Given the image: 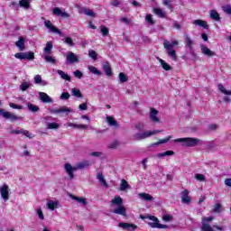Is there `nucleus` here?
Here are the masks:
<instances>
[{
    "label": "nucleus",
    "instance_id": "obj_1",
    "mask_svg": "<svg viewBox=\"0 0 231 231\" xmlns=\"http://www.w3.org/2000/svg\"><path fill=\"white\" fill-rule=\"evenodd\" d=\"M89 165H91L89 161L79 162L76 163L75 167L71 166L70 163L67 162L64 164V169H65L69 180H73V178H75V174H73V172H75V171H82V169H86V168L89 167Z\"/></svg>",
    "mask_w": 231,
    "mask_h": 231
},
{
    "label": "nucleus",
    "instance_id": "obj_2",
    "mask_svg": "<svg viewBox=\"0 0 231 231\" xmlns=\"http://www.w3.org/2000/svg\"><path fill=\"white\" fill-rule=\"evenodd\" d=\"M51 50H53V43L51 42H48L43 49V54L42 55V59H44L45 62L56 64L57 60L50 55L51 53Z\"/></svg>",
    "mask_w": 231,
    "mask_h": 231
},
{
    "label": "nucleus",
    "instance_id": "obj_3",
    "mask_svg": "<svg viewBox=\"0 0 231 231\" xmlns=\"http://www.w3.org/2000/svg\"><path fill=\"white\" fill-rule=\"evenodd\" d=\"M174 142L183 143L182 145L184 147H196L197 145H199L201 143L199 139L192 137L178 138L175 139Z\"/></svg>",
    "mask_w": 231,
    "mask_h": 231
},
{
    "label": "nucleus",
    "instance_id": "obj_4",
    "mask_svg": "<svg viewBox=\"0 0 231 231\" xmlns=\"http://www.w3.org/2000/svg\"><path fill=\"white\" fill-rule=\"evenodd\" d=\"M158 133H162V130H153V131L136 133L134 134V140H135L136 142H140L142 140H145V138L154 136V134H158Z\"/></svg>",
    "mask_w": 231,
    "mask_h": 231
},
{
    "label": "nucleus",
    "instance_id": "obj_5",
    "mask_svg": "<svg viewBox=\"0 0 231 231\" xmlns=\"http://www.w3.org/2000/svg\"><path fill=\"white\" fill-rule=\"evenodd\" d=\"M15 59H19L20 60H33L35 59V53L33 51H27V52H17L14 54Z\"/></svg>",
    "mask_w": 231,
    "mask_h": 231
},
{
    "label": "nucleus",
    "instance_id": "obj_6",
    "mask_svg": "<svg viewBox=\"0 0 231 231\" xmlns=\"http://www.w3.org/2000/svg\"><path fill=\"white\" fill-rule=\"evenodd\" d=\"M149 217V221H154V223L149 224V226H151V228H164V229L169 228V226L160 224V220H158V217Z\"/></svg>",
    "mask_w": 231,
    "mask_h": 231
},
{
    "label": "nucleus",
    "instance_id": "obj_7",
    "mask_svg": "<svg viewBox=\"0 0 231 231\" xmlns=\"http://www.w3.org/2000/svg\"><path fill=\"white\" fill-rule=\"evenodd\" d=\"M0 196L4 199V201H8L10 199V188L8 185L4 184L0 188Z\"/></svg>",
    "mask_w": 231,
    "mask_h": 231
},
{
    "label": "nucleus",
    "instance_id": "obj_8",
    "mask_svg": "<svg viewBox=\"0 0 231 231\" xmlns=\"http://www.w3.org/2000/svg\"><path fill=\"white\" fill-rule=\"evenodd\" d=\"M0 115L6 120H11L12 122H15V120L23 119V117L17 116L10 112H5V110H3V109H0Z\"/></svg>",
    "mask_w": 231,
    "mask_h": 231
},
{
    "label": "nucleus",
    "instance_id": "obj_9",
    "mask_svg": "<svg viewBox=\"0 0 231 231\" xmlns=\"http://www.w3.org/2000/svg\"><path fill=\"white\" fill-rule=\"evenodd\" d=\"M118 227L122 228V230L134 231L138 228V226L127 222H120Z\"/></svg>",
    "mask_w": 231,
    "mask_h": 231
},
{
    "label": "nucleus",
    "instance_id": "obj_10",
    "mask_svg": "<svg viewBox=\"0 0 231 231\" xmlns=\"http://www.w3.org/2000/svg\"><path fill=\"white\" fill-rule=\"evenodd\" d=\"M67 64H75L79 62V57L72 51H69L66 56Z\"/></svg>",
    "mask_w": 231,
    "mask_h": 231
},
{
    "label": "nucleus",
    "instance_id": "obj_11",
    "mask_svg": "<svg viewBox=\"0 0 231 231\" xmlns=\"http://www.w3.org/2000/svg\"><path fill=\"white\" fill-rule=\"evenodd\" d=\"M180 201H181V203H184L185 205H190L192 199L190 198V196H189L188 189H184L183 191H181Z\"/></svg>",
    "mask_w": 231,
    "mask_h": 231
},
{
    "label": "nucleus",
    "instance_id": "obj_12",
    "mask_svg": "<svg viewBox=\"0 0 231 231\" xmlns=\"http://www.w3.org/2000/svg\"><path fill=\"white\" fill-rule=\"evenodd\" d=\"M44 25L46 28H48L51 32L53 33H58L59 35H62V32H60L57 27L53 26V23L50 20H46L44 22Z\"/></svg>",
    "mask_w": 231,
    "mask_h": 231
},
{
    "label": "nucleus",
    "instance_id": "obj_13",
    "mask_svg": "<svg viewBox=\"0 0 231 231\" xmlns=\"http://www.w3.org/2000/svg\"><path fill=\"white\" fill-rule=\"evenodd\" d=\"M50 113H52L53 115H60V113H71V108L61 106L60 108L51 109Z\"/></svg>",
    "mask_w": 231,
    "mask_h": 231
},
{
    "label": "nucleus",
    "instance_id": "obj_14",
    "mask_svg": "<svg viewBox=\"0 0 231 231\" xmlns=\"http://www.w3.org/2000/svg\"><path fill=\"white\" fill-rule=\"evenodd\" d=\"M52 14L54 15H58L60 17H62L63 19H69V14H68L66 12H62V10H60V8H59V7H55L52 10Z\"/></svg>",
    "mask_w": 231,
    "mask_h": 231
},
{
    "label": "nucleus",
    "instance_id": "obj_15",
    "mask_svg": "<svg viewBox=\"0 0 231 231\" xmlns=\"http://www.w3.org/2000/svg\"><path fill=\"white\" fill-rule=\"evenodd\" d=\"M25 43H26V40L24 39V37L21 36L19 37L18 41L15 42V46H17L20 51H24V50H26Z\"/></svg>",
    "mask_w": 231,
    "mask_h": 231
},
{
    "label": "nucleus",
    "instance_id": "obj_16",
    "mask_svg": "<svg viewBox=\"0 0 231 231\" xmlns=\"http://www.w3.org/2000/svg\"><path fill=\"white\" fill-rule=\"evenodd\" d=\"M106 122L110 125V127H115L116 129H118L120 125H118V122L115 120V117L113 116H107L106 117Z\"/></svg>",
    "mask_w": 231,
    "mask_h": 231
},
{
    "label": "nucleus",
    "instance_id": "obj_17",
    "mask_svg": "<svg viewBox=\"0 0 231 231\" xmlns=\"http://www.w3.org/2000/svg\"><path fill=\"white\" fill-rule=\"evenodd\" d=\"M200 50L203 55H206V57H214V55H216V52L208 49V47L204 44L200 45Z\"/></svg>",
    "mask_w": 231,
    "mask_h": 231
},
{
    "label": "nucleus",
    "instance_id": "obj_18",
    "mask_svg": "<svg viewBox=\"0 0 231 231\" xmlns=\"http://www.w3.org/2000/svg\"><path fill=\"white\" fill-rule=\"evenodd\" d=\"M113 214H118L119 216H127V210L124 205L117 206L115 209L112 210Z\"/></svg>",
    "mask_w": 231,
    "mask_h": 231
},
{
    "label": "nucleus",
    "instance_id": "obj_19",
    "mask_svg": "<svg viewBox=\"0 0 231 231\" xmlns=\"http://www.w3.org/2000/svg\"><path fill=\"white\" fill-rule=\"evenodd\" d=\"M39 97L40 100H42L43 104H51V102H53V99H51V97H50L49 95L44 92H39Z\"/></svg>",
    "mask_w": 231,
    "mask_h": 231
},
{
    "label": "nucleus",
    "instance_id": "obj_20",
    "mask_svg": "<svg viewBox=\"0 0 231 231\" xmlns=\"http://www.w3.org/2000/svg\"><path fill=\"white\" fill-rule=\"evenodd\" d=\"M110 204L113 207H121L122 205H124V199H122V197L116 195L115 196V198L110 201Z\"/></svg>",
    "mask_w": 231,
    "mask_h": 231
},
{
    "label": "nucleus",
    "instance_id": "obj_21",
    "mask_svg": "<svg viewBox=\"0 0 231 231\" xmlns=\"http://www.w3.org/2000/svg\"><path fill=\"white\" fill-rule=\"evenodd\" d=\"M178 44H179L178 41H173L171 42L167 40H164L163 42V46L167 51L172 50V48H174V46H178Z\"/></svg>",
    "mask_w": 231,
    "mask_h": 231
},
{
    "label": "nucleus",
    "instance_id": "obj_22",
    "mask_svg": "<svg viewBox=\"0 0 231 231\" xmlns=\"http://www.w3.org/2000/svg\"><path fill=\"white\" fill-rule=\"evenodd\" d=\"M103 69H104L105 75H106V77H113V70L111 69V65L109 64V62H106L103 65Z\"/></svg>",
    "mask_w": 231,
    "mask_h": 231
},
{
    "label": "nucleus",
    "instance_id": "obj_23",
    "mask_svg": "<svg viewBox=\"0 0 231 231\" xmlns=\"http://www.w3.org/2000/svg\"><path fill=\"white\" fill-rule=\"evenodd\" d=\"M47 208H49V210H55V208H59V200H49L47 202Z\"/></svg>",
    "mask_w": 231,
    "mask_h": 231
},
{
    "label": "nucleus",
    "instance_id": "obj_24",
    "mask_svg": "<svg viewBox=\"0 0 231 231\" xmlns=\"http://www.w3.org/2000/svg\"><path fill=\"white\" fill-rule=\"evenodd\" d=\"M157 115H158V110L154 108H151L150 118L152 122H155L156 124L160 122V118H158Z\"/></svg>",
    "mask_w": 231,
    "mask_h": 231
},
{
    "label": "nucleus",
    "instance_id": "obj_25",
    "mask_svg": "<svg viewBox=\"0 0 231 231\" xmlns=\"http://www.w3.org/2000/svg\"><path fill=\"white\" fill-rule=\"evenodd\" d=\"M185 48H188L189 51H192V46L194 45V41L189 37V35H185Z\"/></svg>",
    "mask_w": 231,
    "mask_h": 231
},
{
    "label": "nucleus",
    "instance_id": "obj_26",
    "mask_svg": "<svg viewBox=\"0 0 231 231\" xmlns=\"http://www.w3.org/2000/svg\"><path fill=\"white\" fill-rule=\"evenodd\" d=\"M193 24L196 26H200V28H205V30H208V24H207V22L203 20L197 19L193 21Z\"/></svg>",
    "mask_w": 231,
    "mask_h": 231
},
{
    "label": "nucleus",
    "instance_id": "obj_27",
    "mask_svg": "<svg viewBox=\"0 0 231 231\" xmlns=\"http://www.w3.org/2000/svg\"><path fill=\"white\" fill-rule=\"evenodd\" d=\"M56 73H58V75H60V79H62V80H67V82L71 81V77H69V75L64 73L63 70L58 69V70H56Z\"/></svg>",
    "mask_w": 231,
    "mask_h": 231
},
{
    "label": "nucleus",
    "instance_id": "obj_28",
    "mask_svg": "<svg viewBox=\"0 0 231 231\" xmlns=\"http://www.w3.org/2000/svg\"><path fill=\"white\" fill-rule=\"evenodd\" d=\"M138 197L143 199V201H152L154 199V197L151 196L149 193H139Z\"/></svg>",
    "mask_w": 231,
    "mask_h": 231
},
{
    "label": "nucleus",
    "instance_id": "obj_29",
    "mask_svg": "<svg viewBox=\"0 0 231 231\" xmlns=\"http://www.w3.org/2000/svg\"><path fill=\"white\" fill-rule=\"evenodd\" d=\"M27 109L28 111H31V113H37L41 111V108L38 106L32 103H27Z\"/></svg>",
    "mask_w": 231,
    "mask_h": 231
},
{
    "label": "nucleus",
    "instance_id": "obj_30",
    "mask_svg": "<svg viewBox=\"0 0 231 231\" xmlns=\"http://www.w3.org/2000/svg\"><path fill=\"white\" fill-rule=\"evenodd\" d=\"M70 198H71V199L78 201V203H80L81 205H84L85 207L88 205V202L86 201L85 198L77 197L75 195H70Z\"/></svg>",
    "mask_w": 231,
    "mask_h": 231
},
{
    "label": "nucleus",
    "instance_id": "obj_31",
    "mask_svg": "<svg viewBox=\"0 0 231 231\" xmlns=\"http://www.w3.org/2000/svg\"><path fill=\"white\" fill-rule=\"evenodd\" d=\"M81 12H83V14H85V15H88V17H97V14H95V12H93V10L91 9L82 7Z\"/></svg>",
    "mask_w": 231,
    "mask_h": 231
},
{
    "label": "nucleus",
    "instance_id": "obj_32",
    "mask_svg": "<svg viewBox=\"0 0 231 231\" xmlns=\"http://www.w3.org/2000/svg\"><path fill=\"white\" fill-rule=\"evenodd\" d=\"M127 189H131V186L129 185V183L127 182V180H121V184H120V188L119 190H121L122 192L127 190Z\"/></svg>",
    "mask_w": 231,
    "mask_h": 231
},
{
    "label": "nucleus",
    "instance_id": "obj_33",
    "mask_svg": "<svg viewBox=\"0 0 231 231\" xmlns=\"http://www.w3.org/2000/svg\"><path fill=\"white\" fill-rule=\"evenodd\" d=\"M30 1L31 0H20L19 6H21V8H23L24 10H30Z\"/></svg>",
    "mask_w": 231,
    "mask_h": 231
},
{
    "label": "nucleus",
    "instance_id": "obj_34",
    "mask_svg": "<svg viewBox=\"0 0 231 231\" xmlns=\"http://www.w3.org/2000/svg\"><path fill=\"white\" fill-rule=\"evenodd\" d=\"M69 127H73V129H88V125H79L74 123H68Z\"/></svg>",
    "mask_w": 231,
    "mask_h": 231
},
{
    "label": "nucleus",
    "instance_id": "obj_35",
    "mask_svg": "<svg viewBox=\"0 0 231 231\" xmlns=\"http://www.w3.org/2000/svg\"><path fill=\"white\" fill-rule=\"evenodd\" d=\"M157 60H159L162 67L165 69V71H171V69H172V67H171V65H169L167 62H165V60H163L160 58H157Z\"/></svg>",
    "mask_w": 231,
    "mask_h": 231
},
{
    "label": "nucleus",
    "instance_id": "obj_36",
    "mask_svg": "<svg viewBox=\"0 0 231 231\" xmlns=\"http://www.w3.org/2000/svg\"><path fill=\"white\" fill-rule=\"evenodd\" d=\"M165 156H174V151L169 150L163 152L157 153V158H165Z\"/></svg>",
    "mask_w": 231,
    "mask_h": 231
},
{
    "label": "nucleus",
    "instance_id": "obj_37",
    "mask_svg": "<svg viewBox=\"0 0 231 231\" xmlns=\"http://www.w3.org/2000/svg\"><path fill=\"white\" fill-rule=\"evenodd\" d=\"M201 231H214V228H212V226H210L208 222H202V226L200 227Z\"/></svg>",
    "mask_w": 231,
    "mask_h": 231
},
{
    "label": "nucleus",
    "instance_id": "obj_38",
    "mask_svg": "<svg viewBox=\"0 0 231 231\" xmlns=\"http://www.w3.org/2000/svg\"><path fill=\"white\" fill-rule=\"evenodd\" d=\"M71 95L72 97H76L77 98H82V92H80V89L77 88H73L71 89Z\"/></svg>",
    "mask_w": 231,
    "mask_h": 231
},
{
    "label": "nucleus",
    "instance_id": "obj_39",
    "mask_svg": "<svg viewBox=\"0 0 231 231\" xmlns=\"http://www.w3.org/2000/svg\"><path fill=\"white\" fill-rule=\"evenodd\" d=\"M209 15L213 21H221V17H219V14L216 10H211Z\"/></svg>",
    "mask_w": 231,
    "mask_h": 231
},
{
    "label": "nucleus",
    "instance_id": "obj_40",
    "mask_svg": "<svg viewBox=\"0 0 231 231\" xmlns=\"http://www.w3.org/2000/svg\"><path fill=\"white\" fill-rule=\"evenodd\" d=\"M153 12L154 14L158 17H161V19H163L165 17V11H162L161 8H154Z\"/></svg>",
    "mask_w": 231,
    "mask_h": 231
},
{
    "label": "nucleus",
    "instance_id": "obj_41",
    "mask_svg": "<svg viewBox=\"0 0 231 231\" xmlns=\"http://www.w3.org/2000/svg\"><path fill=\"white\" fill-rule=\"evenodd\" d=\"M218 89H219V91H221V93H223L224 95H227L228 97H231V90H227L226 88H225V87L223 86V84H218Z\"/></svg>",
    "mask_w": 231,
    "mask_h": 231
},
{
    "label": "nucleus",
    "instance_id": "obj_42",
    "mask_svg": "<svg viewBox=\"0 0 231 231\" xmlns=\"http://www.w3.org/2000/svg\"><path fill=\"white\" fill-rule=\"evenodd\" d=\"M97 180L100 181L101 184L104 185V187H108L107 182L106 181V179L104 178V175L100 172L97 174Z\"/></svg>",
    "mask_w": 231,
    "mask_h": 231
},
{
    "label": "nucleus",
    "instance_id": "obj_43",
    "mask_svg": "<svg viewBox=\"0 0 231 231\" xmlns=\"http://www.w3.org/2000/svg\"><path fill=\"white\" fill-rule=\"evenodd\" d=\"M62 41L65 44H68V46H75V42H73V39H71V37H66Z\"/></svg>",
    "mask_w": 231,
    "mask_h": 231
},
{
    "label": "nucleus",
    "instance_id": "obj_44",
    "mask_svg": "<svg viewBox=\"0 0 231 231\" xmlns=\"http://www.w3.org/2000/svg\"><path fill=\"white\" fill-rule=\"evenodd\" d=\"M88 69L90 72L93 73V75H102V72L100 70H97V67H94V66H88Z\"/></svg>",
    "mask_w": 231,
    "mask_h": 231
},
{
    "label": "nucleus",
    "instance_id": "obj_45",
    "mask_svg": "<svg viewBox=\"0 0 231 231\" xmlns=\"http://www.w3.org/2000/svg\"><path fill=\"white\" fill-rule=\"evenodd\" d=\"M35 212L42 221H44V213H42V209L41 208H36Z\"/></svg>",
    "mask_w": 231,
    "mask_h": 231
},
{
    "label": "nucleus",
    "instance_id": "obj_46",
    "mask_svg": "<svg viewBox=\"0 0 231 231\" xmlns=\"http://www.w3.org/2000/svg\"><path fill=\"white\" fill-rule=\"evenodd\" d=\"M127 80H129V79L127 78V75H125V73L124 72L119 73V81L121 83L127 82Z\"/></svg>",
    "mask_w": 231,
    "mask_h": 231
},
{
    "label": "nucleus",
    "instance_id": "obj_47",
    "mask_svg": "<svg viewBox=\"0 0 231 231\" xmlns=\"http://www.w3.org/2000/svg\"><path fill=\"white\" fill-rule=\"evenodd\" d=\"M222 10H223V12H225V14H227V15H231V5H223Z\"/></svg>",
    "mask_w": 231,
    "mask_h": 231
},
{
    "label": "nucleus",
    "instance_id": "obj_48",
    "mask_svg": "<svg viewBox=\"0 0 231 231\" xmlns=\"http://www.w3.org/2000/svg\"><path fill=\"white\" fill-rule=\"evenodd\" d=\"M215 214H220V212H223V206L221 204H216L214 208Z\"/></svg>",
    "mask_w": 231,
    "mask_h": 231
},
{
    "label": "nucleus",
    "instance_id": "obj_49",
    "mask_svg": "<svg viewBox=\"0 0 231 231\" xmlns=\"http://www.w3.org/2000/svg\"><path fill=\"white\" fill-rule=\"evenodd\" d=\"M101 33L103 37H107L109 35V29L106 26H101Z\"/></svg>",
    "mask_w": 231,
    "mask_h": 231
},
{
    "label": "nucleus",
    "instance_id": "obj_50",
    "mask_svg": "<svg viewBox=\"0 0 231 231\" xmlns=\"http://www.w3.org/2000/svg\"><path fill=\"white\" fill-rule=\"evenodd\" d=\"M195 179H197L198 181H205L207 180L205 175H203L201 173L195 174Z\"/></svg>",
    "mask_w": 231,
    "mask_h": 231
},
{
    "label": "nucleus",
    "instance_id": "obj_51",
    "mask_svg": "<svg viewBox=\"0 0 231 231\" xmlns=\"http://www.w3.org/2000/svg\"><path fill=\"white\" fill-rule=\"evenodd\" d=\"M60 125L57 123H49L47 125V129H59Z\"/></svg>",
    "mask_w": 231,
    "mask_h": 231
},
{
    "label": "nucleus",
    "instance_id": "obj_52",
    "mask_svg": "<svg viewBox=\"0 0 231 231\" xmlns=\"http://www.w3.org/2000/svg\"><path fill=\"white\" fill-rule=\"evenodd\" d=\"M145 21H147L148 24H150L151 26H152V24H154V20L152 19V14H147L145 17Z\"/></svg>",
    "mask_w": 231,
    "mask_h": 231
},
{
    "label": "nucleus",
    "instance_id": "obj_53",
    "mask_svg": "<svg viewBox=\"0 0 231 231\" xmlns=\"http://www.w3.org/2000/svg\"><path fill=\"white\" fill-rule=\"evenodd\" d=\"M120 145L118 141H114L108 145V149H116Z\"/></svg>",
    "mask_w": 231,
    "mask_h": 231
},
{
    "label": "nucleus",
    "instance_id": "obj_54",
    "mask_svg": "<svg viewBox=\"0 0 231 231\" xmlns=\"http://www.w3.org/2000/svg\"><path fill=\"white\" fill-rule=\"evenodd\" d=\"M168 55L172 58L173 60H176L177 56H176V51L174 50H170L168 51Z\"/></svg>",
    "mask_w": 231,
    "mask_h": 231
},
{
    "label": "nucleus",
    "instance_id": "obj_55",
    "mask_svg": "<svg viewBox=\"0 0 231 231\" xmlns=\"http://www.w3.org/2000/svg\"><path fill=\"white\" fill-rule=\"evenodd\" d=\"M28 88H30V84L27 82H23L20 86V89L23 91H26V89H28Z\"/></svg>",
    "mask_w": 231,
    "mask_h": 231
},
{
    "label": "nucleus",
    "instance_id": "obj_56",
    "mask_svg": "<svg viewBox=\"0 0 231 231\" xmlns=\"http://www.w3.org/2000/svg\"><path fill=\"white\" fill-rule=\"evenodd\" d=\"M90 156H94L95 158H100V156H104V152H92Z\"/></svg>",
    "mask_w": 231,
    "mask_h": 231
},
{
    "label": "nucleus",
    "instance_id": "obj_57",
    "mask_svg": "<svg viewBox=\"0 0 231 231\" xmlns=\"http://www.w3.org/2000/svg\"><path fill=\"white\" fill-rule=\"evenodd\" d=\"M22 134H24L27 138H33L32 134H30L28 130L22 129Z\"/></svg>",
    "mask_w": 231,
    "mask_h": 231
},
{
    "label": "nucleus",
    "instance_id": "obj_58",
    "mask_svg": "<svg viewBox=\"0 0 231 231\" xmlns=\"http://www.w3.org/2000/svg\"><path fill=\"white\" fill-rule=\"evenodd\" d=\"M88 55L91 59H93L94 60H97V52L93 50H90L88 51Z\"/></svg>",
    "mask_w": 231,
    "mask_h": 231
},
{
    "label": "nucleus",
    "instance_id": "obj_59",
    "mask_svg": "<svg viewBox=\"0 0 231 231\" xmlns=\"http://www.w3.org/2000/svg\"><path fill=\"white\" fill-rule=\"evenodd\" d=\"M74 77H76V79H82V77H84V74L80 70H76L74 71Z\"/></svg>",
    "mask_w": 231,
    "mask_h": 231
},
{
    "label": "nucleus",
    "instance_id": "obj_60",
    "mask_svg": "<svg viewBox=\"0 0 231 231\" xmlns=\"http://www.w3.org/2000/svg\"><path fill=\"white\" fill-rule=\"evenodd\" d=\"M60 99H61V100H69V93H68V92H63V93L60 95Z\"/></svg>",
    "mask_w": 231,
    "mask_h": 231
},
{
    "label": "nucleus",
    "instance_id": "obj_61",
    "mask_svg": "<svg viewBox=\"0 0 231 231\" xmlns=\"http://www.w3.org/2000/svg\"><path fill=\"white\" fill-rule=\"evenodd\" d=\"M164 6H167L169 10H172V4H171V1L169 0H163Z\"/></svg>",
    "mask_w": 231,
    "mask_h": 231
},
{
    "label": "nucleus",
    "instance_id": "obj_62",
    "mask_svg": "<svg viewBox=\"0 0 231 231\" xmlns=\"http://www.w3.org/2000/svg\"><path fill=\"white\" fill-rule=\"evenodd\" d=\"M34 82L35 84H41L42 82V78L41 77V75H36L34 77Z\"/></svg>",
    "mask_w": 231,
    "mask_h": 231
},
{
    "label": "nucleus",
    "instance_id": "obj_63",
    "mask_svg": "<svg viewBox=\"0 0 231 231\" xmlns=\"http://www.w3.org/2000/svg\"><path fill=\"white\" fill-rule=\"evenodd\" d=\"M9 106L13 109H23V106H18V105H15L14 103H10Z\"/></svg>",
    "mask_w": 231,
    "mask_h": 231
},
{
    "label": "nucleus",
    "instance_id": "obj_64",
    "mask_svg": "<svg viewBox=\"0 0 231 231\" xmlns=\"http://www.w3.org/2000/svg\"><path fill=\"white\" fill-rule=\"evenodd\" d=\"M162 219H163V221H166V222L171 221L172 220V216H171V215H164L162 217Z\"/></svg>",
    "mask_w": 231,
    "mask_h": 231
}]
</instances>
